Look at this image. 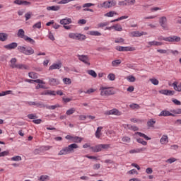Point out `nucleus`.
Masks as SVG:
<instances>
[{"label":"nucleus","instance_id":"nucleus-1","mask_svg":"<svg viewBox=\"0 0 181 181\" xmlns=\"http://www.w3.org/2000/svg\"><path fill=\"white\" fill-rule=\"evenodd\" d=\"M78 148V145L76 144H72L71 145H69L67 147L62 148L59 151V155H67L69 153H73V152H74V149H77Z\"/></svg>","mask_w":181,"mask_h":181},{"label":"nucleus","instance_id":"nucleus-2","mask_svg":"<svg viewBox=\"0 0 181 181\" xmlns=\"http://www.w3.org/2000/svg\"><path fill=\"white\" fill-rule=\"evenodd\" d=\"M18 50L21 53H23V54H25L26 56H30V54H33L35 53V50L30 47H28L27 48L23 46H18Z\"/></svg>","mask_w":181,"mask_h":181},{"label":"nucleus","instance_id":"nucleus-3","mask_svg":"<svg viewBox=\"0 0 181 181\" xmlns=\"http://www.w3.org/2000/svg\"><path fill=\"white\" fill-rule=\"evenodd\" d=\"M10 63V66L12 67V69H19L20 70H28V69H29V67L25 64H16V58L11 59Z\"/></svg>","mask_w":181,"mask_h":181},{"label":"nucleus","instance_id":"nucleus-4","mask_svg":"<svg viewBox=\"0 0 181 181\" xmlns=\"http://www.w3.org/2000/svg\"><path fill=\"white\" fill-rule=\"evenodd\" d=\"M110 144H99L93 147H90L92 152H101L103 149H110Z\"/></svg>","mask_w":181,"mask_h":181},{"label":"nucleus","instance_id":"nucleus-5","mask_svg":"<svg viewBox=\"0 0 181 181\" xmlns=\"http://www.w3.org/2000/svg\"><path fill=\"white\" fill-rule=\"evenodd\" d=\"M100 95L104 96V95H114L115 94V91L112 90L107 89L105 87H101L100 88Z\"/></svg>","mask_w":181,"mask_h":181},{"label":"nucleus","instance_id":"nucleus-6","mask_svg":"<svg viewBox=\"0 0 181 181\" xmlns=\"http://www.w3.org/2000/svg\"><path fill=\"white\" fill-rule=\"evenodd\" d=\"M158 40H165V42H180V37L174 35L173 37H160L158 38Z\"/></svg>","mask_w":181,"mask_h":181},{"label":"nucleus","instance_id":"nucleus-7","mask_svg":"<svg viewBox=\"0 0 181 181\" xmlns=\"http://www.w3.org/2000/svg\"><path fill=\"white\" fill-rule=\"evenodd\" d=\"M57 94L58 95H63V91L62 90H59L58 91H54V90H45L41 93V95H56Z\"/></svg>","mask_w":181,"mask_h":181},{"label":"nucleus","instance_id":"nucleus-8","mask_svg":"<svg viewBox=\"0 0 181 181\" xmlns=\"http://www.w3.org/2000/svg\"><path fill=\"white\" fill-rule=\"evenodd\" d=\"M117 5V1L115 0H111L107 1H104L102 4H100V6L102 8H112V6H115Z\"/></svg>","mask_w":181,"mask_h":181},{"label":"nucleus","instance_id":"nucleus-9","mask_svg":"<svg viewBox=\"0 0 181 181\" xmlns=\"http://www.w3.org/2000/svg\"><path fill=\"white\" fill-rule=\"evenodd\" d=\"M78 59L87 66H90V57L88 55H78Z\"/></svg>","mask_w":181,"mask_h":181},{"label":"nucleus","instance_id":"nucleus-10","mask_svg":"<svg viewBox=\"0 0 181 181\" xmlns=\"http://www.w3.org/2000/svg\"><path fill=\"white\" fill-rule=\"evenodd\" d=\"M116 50H118V52H134V50H135V48L131 47L117 46L116 47Z\"/></svg>","mask_w":181,"mask_h":181},{"label":"nucleus","instance_id":"nucleus-11","mask_svg":"<svg viewBox=\"0 0 181 181\" xmlns=\"http://www.w3.org/2000/svg\"><path fill=\"white\" fill-rule=\"evenodd\" d=\"M166 22H168L166 17L163 16L160 18V25L163 28V29H164V30H169V28H168V24H166Z\"/></svg>","mask_w":181,"mask_h":181},{"label":"nucleus","instance_id":"nucleus-12","mask_svg":"<svg viewBox=\"0 0 181 181\" xmlns=\"http://www.w3.org/2000/svg\"><path fill=\"white\" fill-rule=\"evenodd\" d=\"M129 36L130 37H139L141 36H142L143 35H146V33H144L142 32V33H140L139 31H132L131 33H129Z\"/></svg>","mask_w":181,"mask_h":181},{"label":"nucleus","instance_id":"nucleus-13","mask_svg":"<svg viewBox=\"0 0 181 181\" xmlns=\"http://www.w3.org/2000/svg\"><path fill=\"white\" fill-rule=\"evenodd\" d=\"M160 94H163L164 95H174L175 90H170L168 89H163L159 90Z\"/></svg>","mask_w":181,"mask_h":181},{"label":"nucleus","instance_id":"nucleus-14","mask_svg":"<svg viewBox=\"0 0 181 181\" xmlns=\"http://www.w3.org/2000/svg\"><path fill=\"white\" fill-rule=\"evenodd\" d=\"M105 115H121V112L117 109H112L111 110L107 111Z\"/></svg>","mask_w":181,"mask_h":181},{"label":"nucleus","instance_id":"nucleus-15","mask_svg":"<svg viewBox=\"0 0 181 181\" xmlns=\"http://www.w3.org/2000/svg\"><path fill=\"white\" fill-rule=\"evenodd\" d=\"M160 117H176V115L173 113H170V112L168 110H163L160 112Z\"/></svg>","mask_w":181,"mask_h":181},{"label":"nucleus","instance_id":"nucleus-16","mask_svg":"<svg viewBox=\"0 0 181 181\" xmlns=\"http://www.w3.org/2000/svg\"><path fill=\"white\" fill-rule=\"evenodd\" d=\"M13 4H16V5H30V2L26 1V0H15L13 1Z\"/></svg>","mask_w":181,"mask_h":181},{"label":"nucleus","instance_id":"nucleus-17","mask_svg":"<svg viewBox=\"0 0 181 181\" xmlns=\"http://www.w3.org/2000/svg\"><path fill=\"white\" fill-rule=\"evenodd\" d=\"M71 18H63L62 20H60L59 23L61 25H70V23H71Z\"/></svg>","mask_w":181,"mask_h":181},{"label":"nucleus","instance_id":"nucleus-18","mask_svg":"<svg viewBox=\"0 0 181 181\" xmlns=\"http://www.w3.org/2000/svg\"><path fill=\"white\" fill-rule=\"evenodd\" d=\"M148 45L147 47H151V46H162L163 43L158 41H151L148 42Z\"/></svg>","mask_w":181,"mask_h":181},{"label":"nucleus","instance_id":"nucleus-19","mask_svg":"<svg viewBox=\"0 0 181 181\" xmlns=\"http://www.w3.org/2000/svg\"><path fill=\"white\" fill-rule=\"evenodd\" d=\"M4 47L5 49H8V50H11L12 49H16V47H18V43L12 42L11 44L5 45Z\"/></svg>","mask_w":181,"mask_h":181},{"label":"nucleus","instance_id":"nucleus-20","mask_svg":"<svg viewBox=\"0 0 181 181\" xmlns=\"http://www.w3.org/2000/svg\"><path fill=\"white\" fill-rule=\"evenodd\" d=\"M60 68H62V62L58 64H53L49 66V70H59Z\"/></svg>","mask_w":181,"mask_h":181},{"label":"nucleus","instance_id":"nucleus-21","mask_svg":"<svg viewBox=\"0 0 181 181\" xmlns=\"http://www.w3.org/2000/svg\"><path fill=\"white\" fill-rule=\"evenodd\" d=\"M17 36L21 39H25L26 37V35H25V30H23V29H19L17 33Z\"/></svg>","mask_w":181,"mask_h":181},{"label":"nucleus","instance_id":"nucleus-22","mask_svg":"<svg viewBox=\"0 0 181 181\" xmlns=\"http://www.w3.org/2000/svg\"><path fill=\"white\" fill-rule=\"evenodd\" d=\"M49 84H51V86H57V85L60 84V82L59 81V80L56 79L54 78H49Z\"/></svg>","mask_w":181,"mask_h":181},{"label":"nucleus","instance_id":"nucleus-23","mask_svg":"<svg viewBox=\"0 0 181 181\" xmlns=\"http://www.w3.org/2000/svg\"><path fill=\"white\" fill-rule=\"evenodd\" d=\"M47 11H60V6H47Z\"/></svg>","mask_w":181,"mask_h":181},{"label":"nucleus","instance_id":"nucleus-24","mask_svg":"<svg viewBox=\"0 0 181 181\" xmlns=\"http://www.w3.org/2000/svg\"><path fill=\"white\" fill-rule=\"evenodd\" d=\"M168 138L166 135H163L161 139H160V142L162 145H166V144L168 142Z\"/></svg>","mask_w":181,"mask_h":181},{"label":"nucleus","instance_id":"nucleus-25","mask_svg":"<svg viewBox=\"0 0 181 181\" xmlns=\"http://www.w3.org/2000/svg\"><path fill=\"white\" fill-rule=\"evenodd\" d=\"M174 90H175V91H181V83L177 86V82H174L173 83Z\"/></svg>","mask_w":181,"mask_h":181},{"label":"nucleus","instance_id":"nucleus-26","mask_svg":"<svg viewBox=\"0 0 181 181\" xmlns=\"http://www.w3.org/2000/svg\"><path fill=\"white\" fill-rule=\"evenodd\" d=\"M83 141V138L79 137V136H73L72 137V142H74L75 144H78Z\"/></svg>","mask_w":181,"mask_h":181},{"label":"nucleus","instance_id":"nucleus-27","mask_svg":"<svg viewBox=\"0 0 181 181\" xmlns=\"http://www.w3.org/2000/svg\"><path fill=\"white\" fill-rule=\"evenodd\" d=\"M136 135H139L141 138H144L146 141H151V138L146 136L145 134L141 133L139 132H137L136 133Z\"/></svg>","mask_w":181,"mask_h":181},{"label":"nucleus","instance_id":"nucleus-28","mask_svg":"<svg viewBox=\"0 0 181 181\" xmlns=\"http://www.w3.org/2000/svg\"><path fill=\"white\" fill-rule=\"evenodd\" d=\"M111 28H113V29H115V30H116L117 32H121L122 30V26H121V25L119 24L112 25L111 26Z\"/></svg>","mask_w":181,"mask_h":181},{"label":"nucleus","instance_id":"nucleus-29","mask_svg":"<svg viewBox=\"0 0 181 181\" xmlns=\"http://www.w3.org/2000/svg\"><path fill=\"white\" fill-rule=\"evenodd\" d=\"M155 124H156V121L153 120V119H150L147 122L148 127H151V128H153V125H155Z\"/></svg>","mask_w":181,"mask_h":181},{"label":"nucleus","instance_id":"nucleus-30","mask_svg":"<svg viewBox=\"0 0 181 181\" xmlns=\"http://www.w3.org/2000/svg\"><path fill=\"white\" fill-rule=\"evenodd\" d=\"M101 129H103V127H99L97 128V130L95 134V135L97 138H100V136H101V135H102Z\"/></svg>","mask_w":181,"mask_h":181},{"label":"nucleus","instance_id":"nucleus-31","mask_svg":"<svg viewBox=\"0 0 181 181\" xmlns=\"http://www.w3.org/2000/svg\"><path fill=\"white\" fill-rule=\"evenodd\" d=\"M8 39V34L6 33H0V40L1 42H5Z\"/></svg>","mask_w":181,"mask_h":181},{"label":"nucleus","instance_id":"nucleus-32","mask_svg":"<svg viewBox=\"0 0 181 181\" xmlns=\"http://www.w3.org/2000/svg\"><path fill=\"white\" fill-rule=\"evenodd\" d=\"M129 107L132 108V110H139V108H141V106L136 103H132L129 105Z\"/></svg>","mask_w":181,"mask_h":181},{"label":"nucleus","instance_id":"nucleus-33","mask_svg":"<svg viewBox=\"0 0 181 181\" xmlns=\"http://www.w3.org/2000/svg\"><path fill=\"white\" fill-rule=\"evenodd\" d=\"M88 74H89V76H92V77H93L94 78H95V77H97V73H95V71L94 70H88L87 71Z\"/></svg>","mask_w":181,"mask_h":181},{"label":"nucleus","instance_id":"nucleus-34","mask_svg":"<svg viewBox=\"0 0 181 181\" xmlns=\"http://www.w3.org/2000/svg\"><path fill=\"white\" fill-rule=\"evenodd\" d=\"M24 40H25V42H29V43H30L31 45H35V42L33 39L30 38V37L27 36L24 38Z\"/></svg>","mask_w":181,"mask_h":181},{"label":"nucleus","instance_id":"nucleus-35","mask_svg":"<svg viewBox=\"0 0 181 181\" xmlns=\"http://www.w3.org/2000/svg\"><path fill=\"white\" fill-rule=\"evenodd\" d=\"M121 63V59H116L112 62V65L113 67H117V66H119V64Z\"/></svg>","mask_w":181,"mask_h":181},{"label":"nucleus","instance_id":"nucleus-36","mask_svg":"<svg viewBox=\"0 0 181 181\" xmlns=\"http://www.w3.org/2000/svg\"><path fill=\"white\" fill-rule=\"evenodd\" d=\"M76 112V108L71 107V109L68 110L66 112V115H71Z\"/></svg>","mask_w":181,"mask_h":181},{"label":"nucleus","instance_id":"nucleus-37","mask_svg":"<svg viewBox=\"0 0 181 181\" xmlns=\"http://www.w3.org/2000/svg\"><path fill=\"white\" fill-rule=\"evenodd\" d=\"M59 107H60V105L59 104L51 105V106L46 105V108L47 110H56V108H59Z\"/></svg>","mask_w":181,"mask_h":181},{"label":"nucleus","instance_id":"nucleus-38","mask_svg":"<svg viewBox=\"0 0 181 181\" xmlns=\"http://www.w3.org/2000/svg\"><path fill=\"white\" fill-rule=\"evenodd\" d=\"M127 79L128 80V81H129L130 83H135V80H136V78H135V76H128L127 77Z\"/></svg>","mask_w":181,"mask_h":181},{"label":"nucleus","instance_id":"nucleus-39","mask_svg":"<svg viewBox=\"0 0 181 181\" xmlns=\"http://www.w3.org/2000/svg\"><path fill=\"white\" fill-rule=\"evenodd\" d=\"M122 141L124 142V144H129V142H131V138L125 136L122 139Z\"/></svg>","mask_w":181,"mask_h":181},{"label":"nucleus","instance_id":"nucleus-40","mask_svg":"<svg viewBox=\"0 0 181 181\" xmlns=\"http://www.w3.org/2000/svg\"><path fill=\"white\" fill-rule=\"evenodd\" d=\"M33 29H40L42 28V22L39 21L33 25Z\"/></svg>","mask_w":181,"mask_h":181},{"label":"nucleus","instance_id":"nucleus-41","mask_svg":"<svg viewBox=\"0 0 181 181\" xmlns=\"http://www.w3.org/2000/svg\"><path fill=\"white\" fill-rule=\"evenodd\" d=\"M28 76L30 78H37V74H36L35 72H30L28 74Z\"/></svg>","mask_w":181,"mask_h":181},{"label":"nucleus","instance_id":"nucleus-42","mask_svg":"<svg viewBox=\"0 0 181 181\" xmlns=\"http://www.w3.org/2000/svg\"><path fill=\"white\" fill-rule=\"evenodd\" d=\"M114 15H117V13L115 11H109L106 14H105V16H107L108 18H112Z\"/></svg>","mask_w":181,"mask_h":181},{"label":"nucleus","instance_id":"nucleus-43","mask_svg":"<svg viewBox=\"0 0 181 181\" xmlns=\"http://www.w3.org/2000/svg\"><path fill=\"white\" fill-rule=\"evenodd\" d=\"M136 141L139 144H141V145H144V146L148 145V142L144 141V139H142L141 138L137 139Z\"/></svg>","mask_w":181,"mask_h":181},{"label":"nucleus","instance_id":"nucleus-44","mask_svg":"<svg viewBox=\"0 0 181 181\" xmlns=\"http://www.w3.org/2000/svg\"><path fill=\"white\" fill-rule=\"evenodd\" d=\"M149 81L153 84V86H158L159 81L156 78H150Z\"/></svg>","mask_w":181,"mask_h":181},{"label":"nucleus","instance_id":"nucleus-45","mask_svg":"<svg viewBox=\"0 0 181 181\" xmlns=\"http://www.w3.org/2000/svg\"><path fill=\"white\" fill-rule=\"evenodd\" d=\"M35 106L40 108H46V105L43 104L42 102H39V103L37 102Z\"/></svg>","mask_w":181,"mask_h":181},{"label":"nucleus","instance_id":"nucleus-46","mask_svg":"<svg viewBox=\"0 0 181 181\" xmlns=\"http://www.w3.org/2000/svg\"><path fill=\"white\" fill-rule=\"evenodd\" d=\"M90 35H91V36H101V33L98 31H90Z\"/></svg>","mask_w":181,"mask_h":181},{"label":"nucleus","instance_id":"nucleus-47","mask_svg":"<svg viewBox=\"0 0 181 181\" xmlns=\"http://www.w3.org/2000/svg\"><path fill=\"white\" fill-rule=\"evenodd\" d=\"M107 78L108 80H110V81H114V80H115V74H110L107 76Z\"/></svg>","mask_w":181,"mask_h":181},{"label":"nucleus","instance_id":"nucleus-48","mask_svg":"<svg viewBox=\"0 0 181 181\" xmlns=\"http://www.w3.org/2000/svg\"><path fill=\"white\" fill-rule=\"evenodd\" d=\"M11 160H14L15 162H19V160H22V157L19 156H16L11 158Z\"/></svg>","mask_w":181,"mask_h":181},{"label":"nucleus","instance_id":"nucleus-49","mask_svg":"<svg viewBox=\"0 0 181 181\" xmlns=\"http://www.w3.org/2000/svg\"><path fill=\"white\" fill-rule=\"evenodd\" d=\"M40 181L49 180V175H41L38 179Z\"/></svg>","mask_w":181,"mask_h":181},{"label":"nucleus","instance_id":"nucleus-50","mask_svg":"<svg viewBox=\"0 0 181 181\" xmlns=\"http://www.w3.org/2000/svg\"><path fill=\"white\" fill-rule=\"evenodd\" d=\"M136 2V0H126L127 6L135 5Z\"/></svg>","mask_w":181,"mask_h":181},{"label":"nucleus","instance_id":"nucleus-51","mask_svg":"<svg viewBox=\"0 0 181 181\" xmlns=\"http://www.w3.org/2000/svg\"><path fill=\"white\" fill-rule=\"evenodd\" d=\"M50 148H52V146H43L40 147V151H42V152L45 151H49V149H50Z\"/></svg>","mask_w":181,"mask_h":181},{"label":"nucleus","instance_id":"nucleus-52","mask_svg":"<svg viewBox=\"0 0 181 181\" xmlns=\"http://www.w3.org/2000/svg\"><path fill=\"white\" fill-rule=\"evenodd\" d=\"M63 82L64 83V84H71V79H70L69 78H64L63 79Z\"/></svg>","mask_w":181,"mask_h":181},{"label":"nucleus","instance_id":"nucleus-53","mask_svg":"<svg viewBox=\"0 0 181 181\" xmlns=\"http://www.w3.org/2000/svg\"><path fill=\"white\" fill-rule=\"evenodd\" d=\"M76 38L78 39V40H85L86 39V35H82V34H78L76 35Z\"/></svg>","mask_w":181,"mask_h":181},{"label":"nucleus","instance_id":"nucleus-54","mask_svg":"<svg viewBox=\"0 0 181 181\" xmlns=\"http://www.w3.org/2000/svg\"><path fill=\"white\" fill-rule=\"evenodd\" d=\"M25 21H29V19H30V18H32V13L28 12L27 13H25Z\"/></svg>","mask_w":181,"mask_h":181},{"label":"nucleus","instance_id":"nucleus-55","mask_svg":"<svg viewBox=\"0 0 181 181\" xmlns=\"http://www.w3.org/2000/svg\"><path fill=\"white\" fill-rule=\"evenodd\" d=\"M9 155V151H5L0 153V158H2L4 156H8Z\"/></svg>","mask_w":181,"mask_h":181},{"label":"nucleus","instance_id":"nucleus-56","mask_svg":"<svg viewBox=\"0 0 181 181\" xmlns=\"http://www.w3.org/2000/svg\"><path fill=\"white\" fill-rule=\"evenodd\" d=\"M28 118H29V119H35L37 118V116L34 114H29L28 115Z\"/></svg>","mask_w":181,"mask_h":181},{"label":"nucleus","instance_id":"nucleus-57","mask_svg":"<svg viewBox=\"0 0 181 181\" xmlns=\"http://www.w3.org/2000/svg\"><path fill=\"white\" fill-rule=\"evenodd\" d=\"M124 38H122V37L117 38V39L115 40V43H124Z\"/></svg>","mask_w":181,"mask_h":181},{"label":"nucleus","instance_id":"nucleus-58","mask_svg":"<svg viewBox=\"0 0 181 181\" xmlns=\"http://www.w3.org/2000/svg\"><path fill=\"white\" fill-rule=\"evenodd\" d=\"M171 112H173L174 115H175V114H181V109L179 108V109L171 110Z\"/></svg>","mask_w":181,"mask_h":181},{"label":"nucleus","instance_id":"nucleus-59","mask_svg":"<svg viewBox=\"0 0 181 181\" xmlns=\"http://www.w3.org/2000/svg\"><path fill=\"white\" fill-rule=\"evenodd\" d=\"M118 5L119 6H127V1H126V0L122 1H119Z\"/></svg>","mask_w":181,"mask_h":181},{"label":"nucleus","instance_id":"nucleus-60","mask_svg":"<svg viewBox=\"0 0 181 181\" xmlns=\"http://www.w3.org/2000/svg\"><path fill=\"white\" fill-rule=\"evenodd\" d=\"M153 173V170H152V168H148L146 170V173H147V175H151Z\"/></svg>","mask_w":181,"mask_h":181},{"label":"nucleus","instance_id":"nucleus-61","mask_svg":"<svg viewBox=\"0 0 181 181\" xmlns=\"http://www.w3.org/2000/svg\"><path fill=\"white\" fill-rule=\"evenodd\" d=\"M69 37H70V39H77V35L74 33H69Z\"/></svg>","mask_w":181,"mask_h":181},{"label":"nucleus","instance_id":"nucleus-62","mask_svg":"<svg viewBox=\"0 0 181 181\" xmlns=\"http://www.w3.org/2000/svg\"><path fill=\"white\" fill-rule=\"evenodd\" d=\"M166 162H168V163H173V162H176V158H169L166 160Z\"/></svg>","mask_w":181,"mask_h":181},{"label":"nucleus","instance_id":"nucleus-63","mask_svg":"<svg viewBox=\"0 0 181 181\" xmlns=\"http://www.w3.org/2000/svg\"><path fill=\"white\" fill-rule=\"evenodd\" d=\"M100 168H101V164H100V163H98V164H95V165H93V169H94L95 170H97L100 169Z\"/></svg>","mask_w":181,"mask_h":181},{"label":"nucleus","instance_id":"nucleus-64","mask_svg":"<svg viewBox=\"0 0 181 181\" xmlns=\"http://www.w3.org/2000/svg\"><path fill=\"white\" fill-rule=\"evenodd\" d=\"M33 122L34 124H40L42 122V119H34V120H33Z\"/></svg>","mask_w":181,"mask_h":181}]
</instances>
